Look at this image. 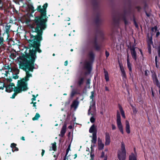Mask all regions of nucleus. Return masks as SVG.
Returning a JSON list of instances; mask_svg holds the SVG:
<instances>
[{"label": "nucleus", "mask_w": 160, "mask_h": 160, "mask_svg": "<svg viewBox=\"0 0 160 160\" xmlns=\"http://www.w3.org/2000/svg\"><path fill=\"white\" fill-rule=\"evenodd\" d=\"M149 72H148V70H146L145 71V75L147 76L148 75V73Z\"/></svg>", "instance_id": "nucleus-47"}, {"label": "nucleus", "mask_w": 160, "mask_h": 160, "mask_svg": "<svg viewBox=\"0 0 160 160\" xmlns=\"http://www.w3.org/2000/svg\"><path fill=\"white\" fill-rule=\"evenodd\" d=\"M76 93V91L74 89H73L72 91L71 95L72 96H73Z\"/></svg>", "instance_id": "nucleus-37"}, {"label": "nucleus", "mask_w": 160, "mask_h": 160, "mask_svg": "<svg viewBox=\"0 0 160 160\" xmlns=\"http://www.w3.org/2000/svg\"><path fill=\"white\" fill-rule=\"evenodd\" d=\"M104 153L103 152H102V153L101 157H103L104 156Z\"/></svg>", "instance_id": "nucleus-62"}, {"label": "nucleus", "mask_w": 160, "mask_h": 160, "mask_svg": "<svg viewBox=\"0 0 160 160\" xmlns=\"http://www.w3.org/2000/svg\"><path fill=\"white\" fill-rule=\"evenodd\" d=\"M127 65L128 68L129 69V71L130 72H132V66H131V64L130 63L129 60V59H128V61H127Z\"/></svg>", "instance_id": "nucleus-25"}, {"label": "nucleus", "mask_w": 160, "mask_h": 160, "mask_svg": "<svg viewBox=\"0 0 160 160\" xmlns=\"http://www.w3.org/2000/svg\"><path fill=\"white\" fill-rule=\"evenodd\" d=\"M30 32L32 33H36L35 35L30 32V39L27 40L29 43V47L30 49L28 53H26L24 55L36 58V53L37 52L40 53V16L35 17L34 22L32 24L29 25Z\"/></svg>", "instance_id": "nucleus-2"}, {"label": "nucleus", "mask_w": 160, "mask_h": 160, "mask_svg": "<svg viewBox=\"0 0 160 160\" xmlns=\"http://www.w3.org/2000/svg\"><path fill=\"white\" fill-rule=\"evenodd\" d=\"M33 98H32V101H35V100H36V97H35V95H33Z\"/></svg>", "instance_id": "nucleus-54"}, {"label": "nucleus", "mask_w": 160, "mask_h": 160, "mask_svg": "<svg viewBox=\"0 0 160 160\" xmlns=\"http://www.w3.org/2000/svg\"><path fill=\"white\" fill-rule=\"evenodd\" d=\"M155 63H156V67L157 68H158V64H157L158 62H157V56H156L155 57Z\"/></svg>", "instance_id": "nucleus-43"}, {"label": "nucleus", "mask_w": 160, "mask_h": 160, "mask_svg": "<svg viewBox=\"0 0 160 160\" xmlns=\"http://www.w3.org/2000/svg\"><path fill=\"white\" fill-rule=\"evenodd\" d=\"M5 86L4 82L0 81V89L3 90L4 88H5Z\"/></svg>", "instance_id": "nucleus-27"}, {"label": "nucleus", "mask_w": 160, "mask_h": 160, "mask_svg": "<svg viewBox=\"0 0 160 160\" xmlns=\"http://www.w3.org/2000/svg\"><path fill=\"white\" fill-rule=\"evenodd\" d=\"M31 104L33 103V107H35L36 106L35 105V104L36 103V102H32L31 103Z\"/></svg>", "instance_id": "nucleus-58"}, {"label": "nucleus", "mask_w": 160, "mask_h": 160, "mask_svg": "<svg viewBox=\"0 0 160 160\" xmlns=\"http://www.w3.org/2000/svg\"><path fill=\"white\" fill-rule=\"evenodd\" d=\"M104 70V72L105 74V78L106 80L107 81H108L109 80V78L108 75V72L106 71L105 69Z\"/></svg>", "instance_id": "nucleus-24"}, {"label": "nucleus", "mask_w": 160, "mask_h": 160, "mask_svg": "<svg viewBox=\"0 0 160 160\" xmlns=\"http://www.w3.org/2000/svg\"><path fill=\"white\" fill-rule=\"evenodd\" d=\"M6 80H7V82H11L12 81V79L11 78H7L6 79Z\"/></svg>", "instance_id": "nucleus-45"}, {"label": "nucleus", "mask_w": 160, "mask_h": 160, "mask_svg": "<svg viewBox=\"0 0 160 160\" xmlns=\"http://www.w3.org/2000/svg\"><path fill=\"white\" fill-rule=\"evenodd\" d=\"M105 90L107 91H109V89L108 88V87L107 86H106L105 87Z\"/></svg>", "instance_id": "nucleus-61"}, {"label": "nucleus", "mask_w": 160, "mask_h": 160, "mask_svg": "<svg viewBox=\"0 0 160 160\" xmlns=\"http://www.w3.org/2000/svg\"><path fill=\"white\" fill-rule=\"evenodd\" d=\"M92 117L90 119V121L91 122L93 123L94 122L95 120V119L94 118V116H92Z\"/></svg>", "instance_id": "nucleus-36"}, {"label": "nucleus", "mask_w": 160, "mask_h": 160, "mask_svg": "<svg viewBox=\"0 0 160 160\" xmlns=\"http://www.w3.org/2000/svg\"><path fill=\"white\" fill-rule=\"evenodd\" d=\"M67 128V125L66 124H64V125H63L62 129L61 130L60 133L61 135H61V137H63V135H64L65 133L66 132V129Z\"/></svg>", "instance_id": "nucleus-12"}, {"label": "nucleus", "mask_w": 160, "mask_h": 160, "mask_svg": "<svg viewBox=\"0 0 160 160\" xmlns=\"http://www.w3.org/2000/svg\"><path fill=\"white\" fill-rule=\"evenodd\" d=\"M120 18L124 21L125 25L128 24V22L126 20V15L125 14H122Z\"/></svg>", "instance_id": "nucleus-16"}, {"label": "nucleus", "mask_w": 160, "mask_h": 160, "mask_svg": "<svg viewBox=\"0 0 160 160\" xmlns=\"http://www.w3.org/2000/svg\"><path fill=\"white\" fill-rule=\"evenodd\" d=\"M4 68L5 69H8V71L6 72V75H6L8 74H9V72H10L9 70H11L12 68L10 67L9 65H8L7 66L5 65L4 67Z\"/></svg>", "instance_id": "nucleus-22"}, {"label": "nucleus", "mask_w": 160, "mask_h": 160, "mask_svg": "<svg viewBox=\"0 0 160 160\" xmlns=\"http://www.w3.org/2000/svg\"><path fill=\"white\" fill-rule=\"evenodd\" d=\"M79 104V102L77 100L73 101L72 104L71 105V107L72 108H74L75 110H76L78 108Z\"/></svg>", "instance_id": "nucleus-10"}, {"label": "nucleus", "mask_w": 160, "mask_h": 160, "mask_svg": "<svg viewBox=\"0 0 160 160\" xmlns=\"http://www.w3.org/2000/svg\"><path fill=\"white\" fill-rule=\"evenodd\" d=\"M95 128L94 125H93L90 128L89 131L90 133L94 132L95 130Z\"/></svg>", "instance_id": "nucleus-26"}, {"label": "nucleus", "mask_w": 160, "mask_h": 160, "mask_svg": "<svg viewBox=\"0 0 160 160\" xmlns=\"http://www.w3.org/2000/svg\"><path fill=\"white\" fill-rule=\"evenodd\" d=\"M52 149L54 151H56L57 150L56 143V142H54L53 143H52Z\"/></svg>", "instance_id": "nucleus-29"}, {"label": "nucleus", "mask_w": 160, "mask_h": 160, "mask_svg": "<svg viewBox=\"0 0 160 160\" xmlns=\"http://www.w3.org/2000/svg\"><path fill=\"white\" fill-rule=\"evenodd\" d=\"M28 8L29 9V10H31V11L32 13L34 12L36 10V9H34V7L31 4H29L28 5Z\"/></svg>", "instance_id": "nucleus-20"}, {"label": "nucleus", "mask_w": 160, "mask_h": 160, "mask_svg": "<svg viewBox=\"0 0 160 160\" xmlns=\"http://www.w3.org/2000/svg\"><path fill=\"white\" fill-rule=\"evenodd\" d=\"M7 28H6V31L5 32L4 34H6L8 36L7 38H8V36L9 35V30L10 29V26H6ZM4 35V34H3Z\"/></svg>", "instance_id": "nucleus-23"}, {"label": "nucleus", "mask_w": 160, "mask_h": 160, "mask_svg": "<svg viewBox=\"0 0 160 160\" xmlns=\"http://www.w3.org/2000/svg\"><path fill=\"white\" fill-rule=\"evenodd\" d=\"M150 42H150V43L148 45V51H149L150 53L151 52V44H152V41H151Z\"/></svg>", "instance_id": "nucleus-34"}, {"label": "nucleus", "mask_w": 160, "mask_h": 160, "mask_svg": "<svg viewBox=\"0 0 160 160\" xmlns=\"http://www.w3.org/2000/svg\"><path fill=\"white\" fill-rule=\"evenodd\" d=\"M134 23L136 27L138 28V25L135 20H134Z\"/></svg>", "instance_id": "nucleus-51"}, {"label": "nucleus", "mask_w": 160, "mask_h": 160, "mask_svg": "<svg viewBox=\"0 0 160 160\" xmlns=\"http://www.w3.org/2000/svg\"><path fill=\"white\" fill-rule=\"evenodd\" d=\"M68 61H66L64 62L65 66H67L68 65Z\"/></svg>", "instance_id": "nucleus-59"}, {"label": "nucleus", "mask_w": 160, "mask_h": 160, "mask_svg": "<svg viewBox=\"0 0 160 160\" xmlns=\"http://www.w3.org/2000/svg\"><path fill=\"white\" fill-rule=\"evenodd\" d=\"M89 56L91 58H93L94 54L92 52H91L89 53Z\"/></svg>", "instance_id": "nucleus-38"}, {"label": "nucleus", "mask_w": 160, "mask_h": 160, "mask_svg": "<svg viewBox=\"0 0 160 160\" xmlns=\"http://www.w3.org/2000/svg\"><path fill=\"white\" fill-rule=\"evenodd\" d=\"M18 150V148L16 147L14 148V149H12V152H14V151H17Z\"/></svg>", "instance_id": "nucleus-44"}, {"label": "nucleus", "mask_w": 160, "mask_h": 160, "mask_svg": "<svg viewBox=\"0 0 160 160\" xmlns=\"http://www.w3.org/2000/svg\"><path fill=\"white\" fill-rule=\"evenodd\" d=\"M125 129L126 132L128 133L129 134L130 132L129 123V122L127 120L126 121Z\"/></svg>", "instance_id": "nucleus-15"}, {"label": "nucleus", "mask_w": 160, "mask_h": 160, "mask_svg": "<svg viewBox=\"0 0 160 160\" xmlns=\"http://www.w3.org/2000/svg\"><path fill=\"white\" fill-rule=\"evenodd\" d=\"M91 95L90 96V98L92 99V101L91 102H92L93 101H93V98L94 97V92H91Z\"/></svg>", "instance_id": "nucleus-31"}, {"label": "nucleus", "mask_w": 160, "mask_h": 160, "mask_svg": "<svg viewBox=\"0 0 160 160\" xmlns=\"http://www.w3.org/2000/svg\"><path fill=\"white\" fill-rule=\"evenodd\" d=\"M3 38L0 37V44H2L3 43Z\"/></svg>", "instance_id": "nucleus-40"}, {"label": "nucleus", "mask_w": 160, "mask_h": 160, "mask_svg": "<svg viewBox=\"0 0 160 160\" xmlns=\"http://www.w3.org/2000/svg\"><path fill=\"white\" fill-rule=\"evenodd\" d=\"M12 71L15 72L16 74H18L20 72L19 69L15 67L12 68L11 70L10 71V72H12Z\"/></svg>", "instance_id": "nucleus-18"}, {"label": "nucleus", "mask_w": 160, "mask_h": 160, "mask_svg": "<svg viewBox=\"0 0 160 160\" xmlns=\"http://www.w3.org/2000/svg\"><path fill=\"white\" fill-rule=\"evenodd\" d=\"M105 145H109L110 142V139L109 134L108 132H106L105 133Z\"/></svg>", "instance_id": "nucleus-9"}, {"label": "nucleus", "mask_w": 160, "mask_h": 160, "mask_svg": "<svg viewBox=\"0 0 160 160\" xmlns=\"http://www.w3.org/2000/svg\"><path fill=\"white\" fill-rule=\"evenodd\" d=\"M152 78L154 83H155L158 86L159 85V83L156 75L155 74H153L152 76Z\"/></svg>", "instance_id": "nucleus-13"}, {"label": "nucleus", "mask_w": 160, "mask_h": 160, "mask_svg": "<svg viewBox=\"0 0 160 160\" xmlns=\"http://www.w3.org/2000/svg\"><path fill=\"white\" fill-rule=\"evenodd\" d=\"M135 154L132 153L129 156V160H137V154L135 152Z\"/></svg>", "instance_id": "nucleus-14"}, {"label": "nucleus", "mask_w": 160, "mask_h": 160, "mask_svg": "<svg viewBox=\"0 0 160 160\" xmlns=\"http://www.w3.org/2000/svg\"><path fill=\"white\" fill-rule=\"evenodd\" d=\"M17 94L16 93L14 92L12 96V97H11V98L14 99L15 98V96L17 95Z\"/></svg>", "instance_id": "nucleus-41"}, {"label": "nucleus", "mask_w": 160, "mask_h": 160, "mask_svg": "<svg viewBox=\"0 0 160 160\" xmlns=\"http://www.w3.org/2000/svg\"><path fill=\"white\" fill-rule=\"evenodd\" d=\"M68 149H67V152H66V154L65 155V157H64V158L63 160H66V156H67V154H68Z\"/></svg>", "instance_id": "nucleus-52"}, {"label": "nucleus", "mask_w": 160, "mask_h": 160, "mask_svg": "<svg viewBox=\"0 0 160 160\" xmlns=\"http://www.w3.org/2000/svg\"><path fill=\"white\" fill-rule=\"evenodd\" d=\"M117 123L118 128L119 131L123 134L124 133L123 126L121 121L120 113L118 111L117 112Z\"/></svg>", "instance_id": "nucleus-7"}, {"label": "nucleus", "mask_w": 160, "mask_h": 160, "mask_svg": "<svg viewBox=\"0 0 160 160\" xmlns=\"http://www.w3.org/2000/svg\"><path fill=\"white\" fill-rule=\"evenodd\" d=\"M118 157L119 160H125L126 157V152L125 145L123 142H121V149L118 152Z\"/></svg>", "instance_id": "nucleus-4"}, {"label": "nucleus", "mask_w": 160, "mask_h": 160, "mask_svg": "<svg viewBox=\"0 0 160 160\" xmlns=\"http://www.w3.org/2000/svg\"><path fill=\"white\" fill-rule=\"evenodd\" d=\"M13 87H15V84L13 82L10 83L9 85L7 86H5L6 90L5 91L8 92H11L13 90Z\"/></svg>", "instance_id": "nucleus-8"}, {"label": "nucleus", "mask_w": 160, "mask_h": 160, "mask_svg": "<svg viewBox=\"0 0 160 160\" xmlns=\"http://www.w3.org/2000/svg\"><path fill=\"white\" fill-rule=\"evenodd\" d=\"M98 144L99 149H101V150L104 147V145L102 143L101 141L98 140Z\"/></svg>", "instance_id": "nucleus-21"}, {"label": "nucleus", "mask_w": 160, "mask_h": 160, "mask_svg": "<svg viewBox=\"0 0 160 160\" xmlns=\"http://www.w3.org/2000/svg\"><path fill=\"white\" fill-rule=\"evenodd\" d=\"M91 159H90V160H93V155L92 154L91 152Z\"/></svg>", "instance_id": "nucleus-55"}, {"label": "nucleus", "mask_w": 160, "mask_h": 160, "mask_svg": "<svg viewBox=\"0 0 160 160\" xmlns=\"http://www.w3.org/2000/svg\"><path fill=\"white\" fill-rule=\"evenodd\" d=\"M2 1L0 0V8H2V4L1 3Z\"/></svg>", "instance_id": "nucleus-60"}, {"label": "nucleus", "mask_w": 160, "mask_h": 160, "mask_svg": "<svg viewBox=\"0 0 160 160\" xmlns=\"http://www.w3.org/2000/svg\"><path fill=\"white\" fill-rule=\"evenodd\" d=\"M36 58L23 53L19 56L20 61L19 63V68L26 72V75L24 78L18 81V87H14L13 91L17 94L22 91H25L28 89L26 82L29 80V78L32 77V74L29 72H33L35 68L34 63Z\"/></svg>", "instance_id": "nucleus-1"}, {"label": "nucleus", "mask_w": 160, "mask_h": 160, "mask_svg": "<svg viewBox=\"0 0 160 160\" xmlns=\"http://www.w3.org/2000/svg\"><path fill=\"white\" fill-rule=\"evenodd\" d=\"M146 14L147 16L149 17L150 16V14H148L146 12Z\"/></svg>", "instance_id": "nucleus-64"}, {"label": "nucleus", "mask_w": 160, "mask_h": 160, "mask_svg": "<svg viewBox=\"0 0 160 160\" xmlns=\"http://www.w3.org/2000/svg\"><path fill=\"white\" fill-rule=\"evenodd\" d=\"M95 102H91L90 106L88 110V115H91L92 116H95L96 115V108L95 106Z\"/></svg>", "instance_id": "nucleus-6"}, {"label": "nucleus", "mask_w": 160, "mask_h": 160, "mask_svg": "<svg viewBox=\"0 0 160 160\" xmlns=\"http://www.w3.org/2000/svg\"><path fill=\"white\" fill-rule=\"evenodd\" d=\"M132 109H133V112L134 113H136L137 112V111L136 110V109L135 108H133Z\"/></svg>", "instance_id": "nucleus-49"}, {"label": "nucleus", "mask_w": 160, "mask_h": 160, "mask_svg": "<svg viewBox=\"0 0 160 160\" xmlns=\"http://www.w3.org/2000/svg\"><path fill=\"white\" fill-rule=\"evenodd\" d=\"M112 129L113 130H115L116 129V127L115 126V125H114L112 124Z\"/></svg>", "instance_id": "nucleus-46"}, {"label": "nucleus", "mask_w": 160, "mask_h": 160, "mask_svg": "<svg viewBox=\"0 0 160 160\" xmlns=\"http://www.w3.org/2000/svg\"><path fill=\"white\" fill-rule=\"evenodd\" d=\"M84 78H80L78 80V83L79 86H80L82 85L83 82Z\"/></svg>", "instance_id": "nucleus-30"}, {"label": "nucleus", "mask_w": 160, "mask_h": 160, "mask_svg": "<svg viewBox=\"0 0 160 160\" xmlns=\"http://www.w3.org/2000/svg\"><path fill=\"white\" fill-rule=\"evenodd\" d=\"M105 54H106V56L107 57H108L109 56V53L108 52H107V51H106V52H105Z\"/></svg>", "instance_id": "nucleus-48"}, {"label": "nucleus", "mask_w": 160, "mask_h": 160, "mask_svg": "<svg viewBox=\"0 0 160 160\" xmlns=\"http://www.w3.org/2000/svg\"><path fill=\"white\" fill-rule=\"evenodd\" d=\"M120 111H121V114L122 115V117L123 118H125V114H124V112L123 110L122 109V108H120Z\"/></svg>", "instance_id": "nucleus-32"}, {"label": "nucleus", "mask_w": 160, "mask_h": 160, "mask_svg": "<svg viewBox=\"0 0 160 160\" xmlns=\"http://www.w3.org/2000/svg\"><path fill=\"white\" fill-rule=\"evenodd\" d=\"M120 68L122 72V75L123 77L126 78V74L122 66L120 65Z\"/></svg>", "instance_id": "nucleus-19"}, {"label": "nucleus", "mask_w": 160, "mask_h": 160, "mask_svg": "<svg viewBox=\"0 0 160 160\" xmlns=\"http://www.w3.org/2000/svg\"><path fill=\"white\" fill-rule=\"evenodd\" d=\"M18 77L19 76L17 75L16 74V75L15 76H14V75L13 76L12 78L14 79H16L18 78Z\"/></svg>", "instance_id": "nucleus-42"}, {"label": "nucleus", "mask_w": 160, "mask_h": 160, "mask_svg": "<svg viewBox=\"0 0 160 160\" xmlns=\"http://www.w3.org/2000/svg\"><path fill=\"white\" fill-rule=\"evenodd\" d=\"M44 152H45V151L42 149V156H43L44 153Z\"/></svg>", "instance_id": "nucleus-57"}, {"label": "nucleus", "mask_w": 160, "mask_h": 160, "mask_svg": "<svg viewBox=\"0 0 160 160\" xmlns=\"http://www.w3.org/2000/svg\"><path fill=\"white\" fill-rule=\"evenodd\" d=\"M40 117V114L38 113H36L34 117L32 119L33 121L37 120L38 118Z\"/></svg>", "instance_id": "nucleus-28"}, {"label": "nucleus", "mask_w": 160, "mask_h": 160, "mask_svg": "<svg viewBox=\"0 0 160 160\" xmlns=\"http://www.w3.org/2000/svg\"><path fill=\"white\" fill-rule=\"evenodd\" d=\"M158 56L160 57V45L158 47Z\"/></svg>", "instance_id": "nucleus-39"}, {"label": "nucleus", "mask_w": 160, "mask_h": 160, "mask_svg": "<svg viewBox=\"0 0 160 160\" xmlns=\"http://www.w3.org/2000/svg\"><path fill=\"white\" fill-rule=\"evenodd\" d=\"M97 135L96 132H93L92 134V142L93 143H95L97 141Z\"/></svg>", "instance_id": "nucleus-17"}, {"label": "nucleus", "mask_w": 160, "mask_h": 160, "mask_svg": "<svg viewBox=\"0 0 160 160\" xmlns=\"http://www.w3.org/2000/svg\"><path fill=\"white\" fill-rule=\"evenodd\" d=\"M136 48L133 47L131 48V54L132 58L135 60H136V53L135 51V49Z\"/></svg>", "instance_id": "nucleus-11"}, {"label": "nucleus", "mask_w": 160, "mask_h": 160, "mask_svg": "<svg viewBox=\"0 0 160 160\" xmlns=\"http://www.w3.org/2000/svg\"><path fill=\"white\" fill-rule=\"evenodd\" d=\"M21 139H22V140H23V141H25V138L24 137L22 136V137L21 138Z\"/></svg>", "instance_id": "nucleus-63"}, {"label": "nucleus", "mask_w": 160, "mask_h": 160, "mask_svg": "<svg viewBox=\"0 0 160 160\" xmlns=\"http://www.w3.org/2000/svg\"><path fill=\"white\" fill-rule=\"evenodd\" d=\"M48 6L47 3L42 6V8H41V41L42 39L41 36L42 33V30L47 28L46 23L48 21V17L46 16V9Z\"/></svg>", "instance_id": "nucleus-3"}, {"label": "nucleus", "mask_w": 160, "mask_h": 160, "mask_svg": "<svg viewBox=\"0 0 160 160\" xmlns=\"http://www.w3.org/2000/svg\"><path fill=\"white\" fill-rule=\"evenodd\" d=\"M16 145L17 144L14 143L11 144V147L12 148V149H14V148L16 147Z\"/></svg>", "instance_id": "nucleus-35"}, {"label": "nucleus", "mask_w": 160, "mask_h": 160, "mask_svg": "<svg viewBox=\"0 0 160 160\" xmlns=\"http://www.w3.org/2000/svg\"><path fill=\"white\" fill-rule=\"evenodd\" d=\"M81 65L82 66L83 69L87 71L85 72V74H87L89 73L91 70L90 61L86 60L83 62H81Z\"/></svg>", "instance_id": "nucleus-5"}, {"label": "nucleus", "mask_w": 160, "mask_h": 160, "mask_svg": "<svg viewBox=\"0 0 160 160\" xmlns=\"http://www.w3.org/2000/svg\"><path fill=\"white\" fill-rule=\"evenodd\" d=\"M160 35V32L159 31L157 32L156 36L158 37Z\"/></svg>", "instance_id": "nucleus-56"}, {"label": "nucleus", "mask_w": 160, "mask_h": 160, "mask_svg": "<svg viewBox=\"0 0 160 160\" xmlns=\"http://www.w3.org/2000/svg\"><path fill=\"white\" fill-rule=\"evenodd\" d=\"M36 10H37L38 12H40V5L38 6Z\"/></svg>", "instance_id": "nucleus-50"}, {"label": "nucleus", "mask_w": 160, "mask_h": 160, "mask_svg": "<svg viewBox=\"0 0 160 160\" xmlns=\"http://www.w3.org/2000/svg\"><path fill=\"white\" fill-rule=\"evenodd\" d=\"M152 31L154 33L157 31V26H155L154 27L152 28Z\"/></svg>", "instance_id": "nucleus-33"}, {"label": "nucleus", "mask_w": 160, "mask_h": 160, "mask_svg": "<svg viewBox=\"0 0 160 160\" xmlns=\"http://www.w3.org/2000/svg\"><path fill=\"white\" fill-rule=\"evenodd\" d=\"M90 82V80L89 79H88L87 81V84H89Z\"/></svg>", "instance_id": "nucleus-53"}]
</instances>
